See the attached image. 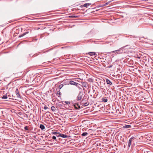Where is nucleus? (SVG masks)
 Wrapping results in <instances>:
<instances>
[{
  "label": "nucleus",
  "instance_id": "1",
  "mask_svg": "<svg viewBox=\"0 0 153 153\" xmlns=\"http://www.w3.org/2000/svg\"><path fill=\"white\" fill-rule=\"evenodd\" d=\"M86 100H82L81 102V103L82 105L83 106H86L89 104V102H86Z\"/></svg>",
  "mask_w": 153,
  "mask_h": 153
},
{
  "label": "nucleus",
  "instance_id": "2",
  "mask_svg": "<svg viewBox=\"0 0 153 153\" xmlns=\"http://www.w3.org/2000/svg\"><path fill=\"white\" fill-rule=\"evenodd\" d=\"M69 83L71 85H74L76 86H77L79 84L78 83L76 82H75L73 81H70Z\"/></svg>",
  "mask_w": 153,
  "mask_h": 153
},
{
  "label": "nucleus",
  "instance_id": "3",
  "mask_svg": "<svg viewBox=\"0 0 153 153\" xmlns=\"http://www.w3.org/2000/svg\"><path fill=\"white\" fill-rule=\"evenodd\" d=\"M82 86L85 88H87L88 87V84L86 82H83L82 83Z\"/></svg>",
  "mask_w": 153,
  "mask_h": 153
},
{
  "label": "nucleus",
  "instance_id": "4",
  "mask_svg": "<svg viewBox=\"0 0 153 153\" xmlns=\"http://www.w3.org/2000/svg\"><path fill=\"white\" fill-rule=\"evenodd\" d=\"M82 98V95L79 93V94L78 96L77 97V100H81Z\"/></svg>",
  "mask_w": 153,
  "mask_h": 153
},
{
  "label": "nucleus",
  "instance_id": "5",
  "mask_svg": "<svg viewBox=\"0 0 153 153\" xmlns=\"http://www.w3.org/2000/svg\"><path fill=\"white\" fill-rule=\"evenodd\" d=\"M16 94V96L17 97L19 98L20 97V94L19 93V91L18 90V89H16V91H15Z\"/></svg>",
  "mask_w": 153,
  "mask_h": 153
},
{
  "label": "nucleus",
  "instance_id": "6",
  "mask_svg": "<svg viewBox=\"0 0 153 153\" xmlns=\"http://www.w3.org/2000/svg\"><path fill=\"white\" fill-rule=\"evenodd\" d=\"M134 138V137H131L129 140L128 141V146L129 147L131 146V143L132 141V140Z\"/></svg>",
  "mask_w": 153,
  "mask_h": 153
},
{
  "label": "nucleus",
  "instance_id": "7",
  "mask_svg": "<svg viewBox=\"0 0 153 153\" xmlns=\"http://www.w3.org/2000/svg\"><path fill=\"white\" fill-rule=\"evenodd\" d=\"M74 108L76 109H78V108H80V106L77 103H76L74 104Z\"/></svg>",
  "mask_w": 153,
  "mask_h": 153
},
{
  "label": "nucleus",
  "instance_id": "8",
  "mask_svg": "<svg viewBox=\"0 0 153 153\" xmlns=\"http://www.w3.org/2000/svg\"><path fill=\"white\" fill-rule=\"evenodd\" d=\"M56 94L57 96H58V97H60V96L61 95V93L60 91V90H58V89H56Z\"/></svg>",
  "mask_w": 153,
  "mask_h": 153
},
{
  "label": "nucleus",
  "instance_id": "9",
  "mask_svg": "<svg viewBox=\"0 0 153 153\" xmlns=\"http://www.w3.org/2000/svg\"><path fill=\"white\" fill-rule=\"evenodd\" d=\"M120 51V49H119L118 50L113 51L111 52V53H114L115 54H117L118 53H119V52Z\"/></svg>",
  "mask_w": 153,
  "mask_h": 153
},
{
  "label": "nucleus",
  "instance_id": "10",
  "mask_svg": "<svg viewBox=\"0 0 153 153\" xmlns=\"http://www.w3.org/2000/svg\"><path fill=\"white\" fill-rule=\"evenodd\" d=\"M106 82L107 84L109 85H112V83L111 82V81L108 79H107L106 80Z\"/></svg>",
  "mask_w": 153,
  "mask_h": 153
},
{
  "label": "nucleus",
  "instance_id": "11",
  "mask_svg": "<svg viewBox=\"0 0 153 153\" xmlns=\"http://www.w3.org/2000/svg\"><path fill=\"white\" fill-rule=\"evenodd\" d=\"M88 54L91 56H93L94 55H97V54L95 52H90L88 53Z\"/></svg>",
  "mask_w": 153,
  "mask_h": 153
},
{
  "label": "nucleus",
  "instance_id": "12",
  "mask_svg": "<svg viewBox=\"0 0 153 153\" xmlns=\"http://www.w3.org/2000/svg\"><path fill=\"white\" fill-rule=\"evenodd\" d=\"M131 127V126L130 125H127L124 126L123 127V128H130Z\"/></svg>",
  "mask_w": 153,
  "mask_h": 153
},
{
  "label": "nucleus",
  "instance_id": "13",
  "mask_svg": "<svg viewBox=\"0 0 153 153\" xmlns=\"http://www.w3.org/2000/svg\"><path fill=\"white\" fill-rule=\"evenodd\" d=\"M60 137L63 138H67L68 137V136L66 134H61Z\"/></svg>",
  "mask_w": 153,
  "mask_h": 153
},
{
  "label": "nucleus",
  "instance_id": "14",
  "mask_svg": "<svg viewBox=\"0 0 153 153\" xmlns=\"http://www.w3.org/2000/svg\"><path fill=\"white\" fill-rule=\"evenodd\" d=\"M40 128L42 130H44L45 129V126L44 125L42 124H40Z\"/></svg>",
  "mask_w": 153,
  "mask_h": 153
},
{
  "label": "nucleus",
  "instance_id": "15",
  "mask_svg": "<svg viewBox=\"0 0 153 153\" xmlns=\"http://www.w3.org/2000/svg\"><path fill=\"white\" fill-rule=\"evenodd\" d=\"M51 109L52 111H55L56 110V108L54 106H52L51 107Z\"/></svg>",
  "mask_w": 153,
  "mask_h": 153
},
{
  "label": "nucleus",
  "instance_id": "16",
  "mask_svg": "<svg viewBox=\"0 0 153 153\" xmlns=\"http://www.w3.org/2000/svg\"><path fill=\"white\" fill-rule=\"evenodd\" d=\"M28 33V32H26L24 33H23V34L20 35L19 37H23V36H25V35H26V34H27Z\"/></svg>",
  "mask_w": 153,
  "mask_h": 153
},
{
  "label": "nucleus",
  "instance_id": "17",
  "mask_svg": "<svg viewBox=\"0 0 153 153\" xmlns=\"http://www.w3.org/2000/svg\"><path fill=\"white\" fill-rule=\"evenodd\" d=\"M111 1H110L107 2L105 4H103L101 6V7L104 6H106L107 5H108V4H109L111 2Z\"/></svg>",
  "mask_w": 153,
  "mask_h": 153
},
{
  "label": "nucleus",
  "instance_id": "18",
  "mask_svg": "<svg viewBox=\"0 0 153 153\" xmlns=\"http://www.w3.org/2000/svg\"><path fill=\"white\" fill-rule=\"evenodd\" d=\"M90 5H91V4L90 3H85L84 4L83 7H87V6Z\"/></svg>",
  "mask_w": 153,
  "mask_h": 153
},
{
  "label": "nucleus",
  "instance_id": "19",
  "mask_svg": "<svg viewBox=\"0 0 153 153\" xmlns=\"http://www.w3.org/2000/svg\"><path fill=\"white\" fill-rule=\"evenodd\" d=\"M78 16H69L70 18H76L78 17Z\"/></svg>",
  "mask_w": 153,
  "mask_h": 153
},
{
  "label": "nucleus",
  "instance_id": "20",
  "mask_svg": "<svg viewBox=\"0 0 153 153\" xmlns=\"http://www.w3.org/2000/svg\"><path fill=\"white\" fill-rule=\"evenodd\" d=\"M87 134H88V133L87 132H85L83 133L82 134V136H85L87 135Z\"/></svg>",
  "mask_w": 153,
  "mask_h": 153
},
{
  "label": "nucleus",
  "instance_id": "21",
  "mask_svg": "<svg viewBox=\"0 0 153 153\" xmlns=\"http://www.w3.org/2000/svg\"><path fill=\"white\" fill-rule=\"evenodd\" d=\"M102 100L103 102H106L108 100L106 98H103L102 99Z\"/></svg>",
  "mask_w": 153,
  "mask_h": 153
},
{
  "label": "nucleus",
  "instance_id": "22",
  "mask_svg": "<svg viewBox=\"0 0 153 153\" xmlns=\"http://www.w3.org/2000/svg\"><path fill=\"white\" fill-rule=\"evenodd\" d=\"M63 86V85L62 84L60 85L58 87V90H59L60 89H61Z\"/></svg>",
  "mask_w": 153,
  "mask_h": 153
},
{
  "label": "nucleus",
  "instance_id": "23",
  "mask_svg": "<svg viewBox=\"0 0 153 153\" xmlns=\"http://www.w3.org/2000/svg\"><path fill=\"white\" fill-rule=\"evenodd\" d=\"M29 127L28 126H25L24 127V129L25 130H29V129L28 128Z\"/></svg>",
  "mask_w": 153,
  "mask_h": 153
},
{
  "label": "nucleus",
  "instance_id": "24",
  "mask_svg": "<svg viewBox=\"0 0 153 153\" xmlns=\"http://www.w3.org/2000/svg\"><path fill=\"white\" fill-rule=\"evenodd\" d=\"M92 131V130L91 129H89L88 130V134H90L91 133Z\"/></svg>",
  "mask_w": 153,
  "mask_h": 153
},
{
  "label": "nucleus",
  "instance_id": "25",
  "mask_svg": "<svg viewBox=\"0 0 153 153\" xmlns=\"http://www.w3.org/2000/svg\"><path fill=\"white\" fill-rule=\"evenodd\" d=\"M7 98V95H4L3 96L2 98L6 99Z\"/></svg>",
  "mask_w": 153,
  "mask_h": 153
},
{
  "label": "nucleus",
  "instance_id": "26",
  "mask_svg": "<svg viewBox=\"0 0 153 153\" xmlns=\"http://www.w3.org/2000/svg\"><path fill=\"white\" fill-rule=\"evenodd\" d=\"M52 134L56 135V134H58V132H56L55 131H53L52 132Z\"/></svg>",
  "mask_w": 153,
  "mask_h": 153
},
{
  "label": "nucleus",
  "instance_id": "27",
  "mask_svg": "<svg viewBox=\"0 0 153 153\" xmlns=\"http://www.w3.org/2000/svg\"><path fill=\"white\" fill-rule=\"evenodd\" d=\"M60 134L59 132H58V134L56 135V136L57 137H60Z\"/></svg>",
  "mask_w": 153,
  "mask_h": 153
},
{
  "label": "nucleus",
  "instance_id": "28",
  "mask_svg": "<svg viewBox=\"0 0 153 153\" xmlns=\"http://www.w3.org/2000/svg\"><path fill=\"white\" fill-rule=\"evenodd\" d=\"M52 139L53 140H55L56 141L57 140L56 139V137L55 136H53L52 137Z\"/></svg>",
  "mask_w": 153,
  "mask_h": 153
},
{
  "label": "nucleus",
  "instance_id": "29",
  "mask_svg": "<svg viewBox=\"0 0 153 153\" xmlns=\"http://www.w3.org/2000/svg\"><path fill=\"white\" fill-rule=\"evenodd\" d=\"M65 102L68 105H69L70 104V102L69 101H65Z\"/></svg>",
  "mask_w": 153,
  "mask_h": 153
},
{
  "label": "nucleus",
  "instance_id": "30",
  "mask_svg": "<svg viewBox=\"0 0 153 153\" xmlns=\"http://www.w3.org/2000/svg\"><path fill=\"white\" fill-rule=\"evenodd\" d=\"M48 108L46 106H45L44 107V109L45 110L47 109Z\"/></svg>",
  "mask_w": 153,
  "mask_h": 153
},
{
  "label": "nucleus",
  "instance_id": "31",
  "mask_svg": "<svg viewBox=\"0 0 153 153\" xmlns=\"http://www.w3.org/2000/svg\"><path fill=\"white\" fill-rule=\"evenodd\" d=\"M12 97H13V100H14V98H15V96H14L13 95H12Z\"/></svg>",
  "mask_w": 153,
  "mask_h": 153
},
{
  "label": "nucleus",
  "instance_id": "32",
  "mask_svg": "<svg viewBox=\"0 0 153 153\" xmlns=\"http://www.w3.org/2000/svg\"><path fill=\"white\" fill-rule=\"evenodd\" d=\"M63 48H63V47H62V48H62V49H63Z\"/></svg>",
  "mask_w": 153,
  "mask_h": 153
}]
</instances>
